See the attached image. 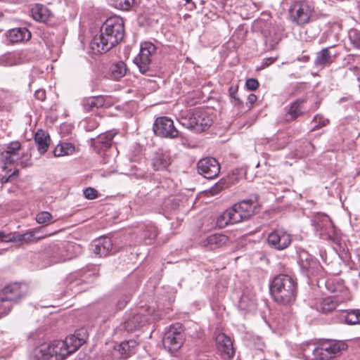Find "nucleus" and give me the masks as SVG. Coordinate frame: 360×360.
<instances>
[{
	"label": "nucleus",
	"instance_id": "obj_1",
	"mask_svg": "<svg viewBox=\"0 0 360 360\" xmlns=\"http://www.w3.org/2000/svg\"><path fill=\"white\" fill-rule=\"evenodd\" d=\"M124 37L123 19L119 16L109 18L101 27L100 34L91 39L90 49L96 53H105L122 41Z\"/></svg>",
	"mask_w": 360,
	"mask_h": 360
},
{
	"label": "nucleus",
	"instance_id": "obj_2",
	"mask_svg": "<svg viewBox=\"0 0 360 360\" xmlns=\"http://www.w3.org/2000/svg\"><path fill=\"white\" fill-rule=\"evenodd\" d=\"M270 292L274 300L280 304H287L294 301L297 293L295 280L287 274L276 276L271 285Z\"/></svg>",
	"mask_w": 360,
	"mask_h": 360
},
{
	"label": "nucleus",
	"instance_id": "obj_3",
	"mask_svg": "<svg viewBox=\"0 0 360 360\" xmlns=\"http://www.w3.org/2000/svg\"><path fill=\"white\" fill-rule=\"evenodd\" d=\"M179 122L186 128L195 133H200L211 126L212 118L209 110L195 108L186 115L182 116Z\"/></svg>",
	"mask_w": 360,
	"mask_h": 360
},
{
	"label": "nucleus",
	"instance_id": "obj_4",
	"mask_svg": "<svg viewBox=\"0 0 360 360\" xmlns=\"http://www.w3.org/2000/svg\"><path fill=\"white\" fill-rule=\"evenodd\" d=\"M347 347L342 341L326 340L314 349L313 354L316 360H330L340 356Z\"/></svg>",
	"mask_w": 360,
	"mask_h": 360
},
{
	"label": "nucleus",
	"instance_id": "obj_5",
	"mask_svg": "<svg viewBox=\"0 0 360 360\" xmlns=\"http://www.w3.org/2000/svg\"><path fill=\"white\" fill-rule=\"evenodd\" d=\"M88 338L85 328L77 330L75 334L70 335L64 340H54L56 347L60 353L64 354V359L69 355L75 352L85 342Z\"/></svg>",
	"mask_w": 360,
	"mask_h": 360
},
{
	"label": "nucleus",
	"instance_id": "obj_6",
	"mask_svg": "<svg viewBox=\"0 0 360 360\" xmlns=\"http://www.w3.org/2000/svg\"><path fill=\"white\" fill-rule=\"evenodd\" d=\"M314 11L312 5L306 0H296L289 8L290 20L298 25L308 23Z\"/></svg>",
	"mask_w": 360,
	"mask_h": 360
},
{
	"label": "nucleus",
	"instance_id": "obj_7",
	"mask_svg": "<svg viewBox=\"0 0 360 360\" xmlns=\"http://www.w3.org/2000/svg\"><path fill=\"white\" fill-rule=\"evenodd\" d=\"M56 345L55 341L37 345L30 352L29 360H64V354Z\"/></svg>",
	"mask_w": 360,
	"mask_h": 360
},
{
	"label": "nucleus",
	"instance_id": "obj_8",
	"mask_svg": "<svg viewBox=\"0 0 360 360\" xmlns=\"http://www.w3.org/2000/svg\"><path fill=\"white\" fill-rule=\"evenodd\" d=\"M24 296L21 286L13 283L0 291V313L8 314L12 308L11 302H16Z\"/></svg>",
	"mask_w": 360,
	"mask_h": 360
},
{
	"label": "nucleus",
	"instance_id": "obj_9",
	"mask_svg": "<svg viewBox=\"0 0 360 360\" xmlns=\"http://www.w3.org/2000/svg\"><path fill=\"white\" fill-rule=\"evenodd\" d=\"M184 341V330L181 325L176 323L171 326L165 333L162 343L164 347L170 352L181 348Z\"/></svg>",
	"mask_w": 360,
	"mask_h": 360
},
{
	"label": "nucleus",
	"instance_id": "obj_10",
	"mask_svg": "<svg viewBox=\"0 0 360 360\" xmlns=\"http://www.w3.org/2000/svg\"><path fill=\"white\" fill-rule=\"evenodd\" d=\"M155 51L156 47L151 42L144 41L141 44L139 53L134 59V63L142 74L150 75L151 58Z\"/></svg>",
	"mask_w": 360,
	"mask_h": 360
},
{
	"label": "nucleus",
	"instance_id": "obj_11",
	"mask_svg": "<svg viewBox=\"0 0 360 360\" xmlns=\"http://www.w3.org/2000/svg\"><path fill=\"white\" fill-rule=\"evenodd\" d=\"M153 129L156 136L162 138L175 139L179 135V131L174 127L173 120L167 117H158Z\"/></svg>",
	"mask_w": 360,
	"mask_h": 360
},
{
	"label": "nucleus",
	"instance_id": "obj_12",
	"mask_svg": "<svg viewBox=\"0 0 360 360\" xmlns=\"http://www.w3.org/2000/svg\"><path fill=\"white\" fill-rule=\"evenodd\" d=\"M144 308L131 312L122 324L123 328L128 333H132L139 330L142 326L151 319L152 316L145 314Z\"/></svg>",
	"mask_w": 360,
	"mask_h": 360
},
{
	"label": "nucleus",
	"instance_id": "obj_13",
	"mask_svg": "<svg viewBox=\"0 0 360 360\" xmlns=\"http://www.w3.org/2000/svg\"><path fill=\"white\" fill-rule=\"evenodd\" d=\"M313 224L320 237L324 240H330L335 235V227L330 217L323 214L315 217Z\"/></svg>",
	"mask_w": 360,
	"mask_h": 360
},
{
	"label": "nucleus",
	"instance_id": "obj_14",
	"mask_svg": "<svg viewBox=\"0 0 360 360\" xmlns=\"http://www.w3.org/2000/svg\"><path fill=\"white\" fill-rule=\"evenodd\" d=\"M198 171L206 179H214L220 172V165L214 158H205L198 162Z\"/></svg>",
	"mask_w": 360,
	"mask_h": 360
},
{
	"label": "nucleus",
	"instance_id": "obj_15",
	"mask_svg": "<svg viewBox=\"0 0 360 360\" xmlns=\"http://www.w3.org/2000/svg\"><path fill=\"white\" fill-rule=\"evenodd\" d=\"M291 242L290 235L283 230H275L267 238L269 245L278 250L287 248Z\"/></svg>",
	"mask_w": 360,
	"mask_h": 360
},
{
	"label": "nucleus",
	"instance_id": "obj_16",
	"mask_svg": "<svg viewBox=\"0 0 360 360\" xmlns=\"http://www.w3.org/2000/svg\"><path fill=\"white\" fill-rule=\"evenodd\" d=\"M231 208L236 217L238 216L237 217L239 218L238 221L240 223L249 219L254 214L255 206L251 200H248L234 204Z\"/></svg>",
	"mask_w": 360,
	"mask_h": 360
},
{
	"label": "nucleus",
	"instance_id": "obj_17",
	"mask_svg": "<svg viewBox=\"0 0 360 360\" xmlns=\"http://www.w3.org/2000/svg\"><path fill=\"white\" fill-rule=\"evenodd\" d=\"M217 349L228 358H231L234 354L233 342L229 337L224 333H219L216 337Z\"/></svg>",
	"mask_w": 360,
	"mask_h": 360
},
{
	"label": "nucleus",
	"instance_id": "obj_18",
	"mask_svg": "<svg viewBox=\"0 0 360 360\" xmlns=\"http://www.w3.org/2000/svg\"><path fill=\"white\" fill-rule=\"evenodd\" d=\"M172 158L169 151L160 150L154 154L152 165L155 170L166 169L171 164Z\"/></svg>",
	"mask_w": 360,
	"mask_h": 360
},
{
	"label": "nucleus",
	"instance_id": "obj_19",
	"mask_svg": "<svg viewBox=\"0 0 360 360\" xmlns=\"http://www.w3.org/2000/svg\"><path fill=\"white\" fill-rule=\"evenodd\" d=\"M157 235L158 231L153 224H142L139 228L137 242L150 244Z\"/></svg>",
	"mask_w": 360,
	"mask_h": 360
},
{
	"label": "nucleus",
	"instance_id": "obj_20",
	"mask_svg": "<svg viewBox=\"0 0 360 360\" xmlns=\"http://www.w3.org/2000/svg\"><path fill=\"white\" fill-rule=\"evenodd\" d=\"M7 39L11 43H19L28 41L31 37V32L25 27H16L10 30Z\"/></svg>",
	"mask_w": 360,
	"mask_h": 360
},
{
	"label": "nucleus",
	"instance_id": "obj_21",
	"mask_svg": "<svg viewBox=\"0 0 360 360\" xmlns=\"http://www.w3.org/2000/svg\"><path fill=\"white\" fill-rule=\"evenodd\" d=\"M237 217H236L232 208L230 207L217 217L216 225L219 229H224L229 225L238 224L239 222Z\"/></svg>",
	"mask_w": 360,
	"mask_h": 360
},
{
	"label": "nucleus",
	"instance_id": "obj_22",
	"mask_svg": "<svg viewBox=\"0 0 360 360\" xmlns=\"http://www.w3.org/2000/svg\"><path fill=\"white\" fill-rule=\"evenodd\" d=\"M112 249V242L110 238L103 237L94 241V252L99 257L107 256Z\"/></svg>",
	"mask_w": 360,
	"mask_h": 360
},
{
	"label": "nucleus",
	"instance_id": "obj_23",
	"mask_svg": "<svg viewBox=\"0 0 360 360\" xmlns=\"http://www.w3.org/2000/svg\"><path fill=\"white\" fill-rule=\"evenodd\" d=\"M23 63L22 51L8 52L0 56V65L13 66Z\"/></svg>",
	"mask_w": 360,
	"mask_h": 360
},
{
	"label": "nucleus",
	"instance_id": "obj_24",
	"mask_svg": "<svg viewBox=\"0 0 360 360\" xmlns=\"http://www.w3.org/2000/svg\"><path fill=\"white\" fill-rule=\"evenodd\" d=\"M34 141L39 153L41 155H44L49 149L51 138L47 132L42 129H39L35 133Z\"/></svg>",
	"mask_w": 360,
	"mask_h": 360
},
{
	"label": "nucleus",
	"instance_id": "obj_25",
	"mask_svg": "<svg viewBox=\"0 0 360 360\" xmlns=\"http://www.w3.org/2000/svg\"><path fill=\"white\" fill-rule=\"evenodd\" d=\"M103 96H91L84 98L82 101V105L85 112H94L105 105Z\"/></svg>",
	"mask_w": 360,
	"mask_h": 360
},
{
	"label": "nucleus",
	"instance_id": "obj_26",
	"mask_svg": "<svg viewBox=\"0 0 360 360\" xmlns=\"http://www.w3.org/2000/svg\"><path fill=\"white\" fill-rule=\"evenodd\" d=\"M31 15L36 21L45 22L51 16V11L42 4H36L31 9Z\"/></svg>",
	"mask_w": 360,
	"mask_h": 360
},
{
	"label": "nucleus",
	"instance_id": "obj_27",
	"mask_svg": "<svg viewBox=\"0 0 360 360\" xmlns=\"http://www.w3.org/2000/svg\"><path fill=\"white\" fill-rule=\"evenodd\" d=\"M257 307V300L253 293L245 292L239 300V307L242 310L253 311Z\"/></svg>",
	"mask_w": 360,
	"mask_h": 360
},
{
	"label": "nucleus",
	"instance_id": "obj_28",
	"mask_svg": "<svg viewBox=\"0 0 360 360\" xmlns=\"http://www.w3.org/2000/svg\"><path fill=\"white\" fill-rule=\"evenodd\" d=\"M19 142H13L7 147V150L2 154L6 164H11L18 161V150L20 149Z\"/></svg>",
	"mask_w": 360,
	"mask_h": 360
},
{
	"label": "nucleus",
	"instance_id": "obj_29",
	"mask_svg": "<svg viewBox=\"0 0 360 360\" xmlns=\"http://www.w3.org/2000/svg\"><path fill=\"white\" fill-rule=\"evenodd\" d=\"M334 59L335 56L331 54L328 47L317 53L314 64L316 67H324L330 65Z\"/></svg>",
	"mask_w": 360,
	"mask_h": 360
},
{
	"label": "nucleus",
	"instance_id": "obj_30",
	"mask_svg": "<svg viewBox=\"0 0 360 360\" xmlns=\"http://www.w3.org/2000/svg\"><path fill=\"white\" fill-rule=\"evenodd\" d=\"M76 150L74 144L69 142H60L54 148L53 153L56 158L72 155Z\"/></svg>",
	"mask_w": 360,
	"mask_h": 360
},
{
	"label": "nucleus",
	"instance_id": "obj_31",
	"mask_svg": "<svg viewBox=\"0 0 360 360\" xmlns=\"http://www.w3.org/2000/svg\"><path fill=\"white\" fill-rule=\"evenodd\" d=\"M228 241V237L224 234L214 233L208 236L206 239L202 241V244L204 246H214L221 247L226 244Z\"/></svg>",
	"mask_w": 360,
	"mask_h": 360
},
{
	"label": "nucleus",
	"instance_id": "obj_32",
	"mask_svg": "<svg viewBox=\"0 0 360 360\" xmlns=\"http://www.w3.org/2000/svg\"><path fill=\"white\" fill-rule=\"evenodd\" d=\"M137 345V343L134 340L124 341L117 345L116 349L120 354L122 359H127L132 354V350Z\"/></svg>",
	"mask_w": 360,
	"mask_h": 360
},
{
	"label": "nucleus",
	"instance_id": "obj_33",
	"mask_svg": "<svg viewBox=\"0 0 360 360\" xmlns=\"http://www.w3.org/2000/svg\"><path fill=\"white\" fill-rule=\"evenodd\" d=\"M115 135L116 133L112 131L101 134L96 141L97 147L101 150L109 148L112 146V139Z\"/></svg>",
	"mask_w": 360,
	"mask_h": 360
},
{
	"label": "nucleus",
	"instance_id": "obj_34",
	"mask_svg": "<svg viewBox=\"0 0 360 360\" xmlns=\"http://www.w3.org/2000/svg\"><path fill=\"white\" fill-rule=\"evenodd\" d=\"M37 231V229H34L27 231L24 233H19L15 232V243H18V245H22L32 242L34 240L35 233Z\"/></svg>",
	"mask_w": 360,
	"mask_h": 360
},
{
	"label": "nucleus",
	"instance_id": "obj_35",
	"mask_svg": "<svg viewBox=\"0 0 360 360\" xmlns=\"http://www.w3.org/2000/svg\"><path fill=\"white\" fill-rule=\"evenodd\" d=\"M306 101L304 98H300L295 101L290 107L288 114L292 120L296 119L302 114L300 105Z\"/></svg>",
	"mask_w": 360,
	"mask_h": 360
},
{
	"label": "nucleus",
	"instance_id": "obj_36",
	"mask_svg": "<svg viewBox=\"0 0 360 360\" xmlns=\"http://www.w3.org/2000/svg\"><path fill=\"white\" fill-rule=\"evenodd\" d=\"M127 72V65L122 61H119L112 67V76L115 79H120L124 77Z\"/></svg>",
	"mask_w": 360,
	"mask_h": 360
},
{
	"label": "nucleus",
	"instance_id": "obj_37",
	"mask_svg": "<svg viewBox=\"0 0 360 360\" xmlns=\"http://www.w3.org/2000/svg\"><path fill=\"white\" fill-rule=\"evenodd\" d=\"M300 267L307 274H314L315 269L319 266L316 259L312 258H307L305 260L302 259L300 262Z\"/></svg>",
	"mask_w": 360,
	"mask_h": 360
},
{
	"label": "nucleus",
	"instance_id": "obj_38",
	"mask_svg": "<svg viewBox=\"0 0 360 360\" xmlns=\"http://www.w3.org/2000/svg\"><path fill=\"white\" fill-rule=\"evenodd\" d=\"M337 301L332 297L324 298L321 303V310L323 313H329L335 309Z\"/></svg>",
	"mask_w": 360,
	"mask_h": 360
},
{
	"label": "nucleus",
	"instance_id": "obj_39",
	"mask_svg": "<svg viewBox=\"0 0 360 360\" xmlns=\"http://www.w3.org/2000/svg\"><path fill=\"white\" fill-rule=\"evenodd\" d=\"M36 221L40 224H49L54 223L56 220L53 219V216L49 212H40L36 215Z\"/></svg>",
	"mask_w": 360,
	"mask_h": 360
},
{
	"label": "nucleus",
	"instance_id": "obj_40",
	"mask_svg": "<svg viewBox=\"0 0 360 360\" xmlns=\"http://www.w3.org/2000/svg\"><path fill=\"white\" fill-rule=\"evenodd\" d=\"M345 319L348 324H360V309H354L347 312Z\"/></svg>",
	"mask_w": 360,
	"mask_h": 360
},
{
	"label": "nucleus",
	"instance_id": "obj_41",
	"mask_svg": "<svg viewBox=\"0 0 360 360\" xmlns=\"http://www.w3.org/2000/svg\"><path fill=\"white\" fill-rule=\"evenodd\" d=\"M348 37L354 47L360 49V32L356 29H351Z\"/></svg>",
	"mask_w": 360,
	"mask_h": 360
},
{
	"label": "nucleus",
	"instance_id": "obj_42",
	"mask_svg": "<svg viewBox=\"0 0 360 360\" xmlns=\"http://www.w3.org/2000/svg\"><path fill=\"white\" fill-rule=\"evenodd\" d=\"M67 249L64 247H58L55 251L54 257L56 258V262H65L67 259H70L66 254Z\"/></svg>",
	"mask_w": 360,
	"mask_h": 360
},
{
	"label": "nucleus",
	"instance_id": "obj_43",
	"mask_svg": "<svg viewBox=\"0 0 360 360\" xmlns=\"http://www.w3.org/2000/svg\"><path fill=\"white\" fill-rule=\"evenodd\" d=\"M224 188L225 181L223 180H220L217 184H215L214 186H212L208 191H207L206 194L207 196L215 195L218 194L220 191H221Z\"/></svg>",
	"mask_w": 360,
	"mask_h": 360
},
{
	"label": "nucleus",
	"instance_id": "obj_44",
	"mask_svg": "<svg viewBox=\"0 0 360 360\" xmlns=\"http://www.w3.org/2000/svg\"><path fill=\"white\" fill-rule=\"evenodd\" d=\"M31 154L29 152L23 153L21 155H19L18 160L20 161V164L22 167H27L30 166L31 162Z\"/></svg>",
	"mask_w": 360,
	"mask_h": 360
},
{
	"label": "nucleus",
	"instance_id": "obj_45",
	"mask_svg": "<svg viewBox=\"0 0 360 360\" xmlns=\"http://www.w3.org/2000/svg\"><path fill=\"white\" fill-rule=\"evenodd\" d=\"M313 122L315 123V125L314 126L312 130H316V129L326 126L328 123V120L324 118L321 115H316L314 117Z\"/></svg>",
	"mask_w": 360,
	"mask_h": 360
},
{
	"label": "nucleus",
	"instance_id": "obj_46",
	"mask_svg": "<svg viewBox=\"0 0 360 360\" xmlns=\"http://www.w3.org/2000/svg\"><path fill=\"white\" fill-rule=\"evenodd\" d=\"M0 240L5 243H15V232L6 234L3 231H0Z\"/></svg>",
	"mask_w": 360,
	"mask_h": 360
},
{
	"label": "nucleus",
	"instance_id": "obj_47",
	"mask_svg": "<svg viewBox=\"0 0 360 360\" xmlns=\"http://www.w3.org/2000/svg\"><path fill=\"white\" fill-rule=\"evenodd\" d=\"M134 4V0H117L118 7L123 11H128Z\"/></svg>",
	"mask_w": 360,
	"mask_h": 360
},
{
	"label": "nucleus",
	"instance_id": "obj_48",
	"mask_svg": "<svg viewBox=\"0 0 360 360\" xmlns=\"http://www.w3.org/2000/svg\"><path fill=\"white\" fill-rule=\"evenodd\" d=\"M245 86L248 90L255 91L259 87V82L256 79H248L245 82Z\"/></svg>",
	"mask_w": 360,
	"mask_h": 360
},
{
	"label": "nucleus",
	"instance_id": "obj_49",
	"mask_svg": "<svg viewBox=\"0 0 360 360\" xmlns=\"http://www.w3.org/2000/svg\"><path fill=\"white\" fill-rule=\"evenodd\" d=\"M84 195L86 198L93 200L97 197L98 192L96 189L89 187L84 191Z\"/></svg>",
	"mask_w": 360,
	"mask_h": 360
},
{
	"label": "nucleus",
	"instance_id": "obj_50",
	"mask_svg": "<svg viewBox=\"0 0 360 360\" xmlns=\"http://www.w3.org/2000/svg\"><path fill=\"white\" fill-rule=\"evenodd\" d=\"M34 96L39 101H44L46 99V91L44 89H38L34 93Z\"/></svg>",
	"mask_w": 360,
	"mask_h": 360
},
{
	"label": "nucleus",
	"instance_id": "obj_51",
	"mask_svg": "<svg viewBox=\"0 0 360 360\" xmlns=\"http://www.w3.org/2000/svg\"><path fill=\"white\" fill-rule=\"evenodd\" d=\"M276 60V58H264L259 66V69H264L271 64H272Z\"/></svg>",
	"mask_w": 360,
	"mask_h": 360
},
{
	"label": "nucleus",
	"instance_id": "obj_52",
	"mask_svg": "<svg viewBox=\"0 0 360 360\" xmlns=\"http://www.w3.org/2000/svg\"><path fill=\"white\" fill-rule=\"evenodd\" d=\"M73 276H70V278H68L69 285L71 290L76 288L81 283V281L79 279L73 280Z\"/></svg>",
	"mask_w": 360,
	"mask_h": 360
},
{
	"label": "nucleus",
	"instance_id": "obj_53",
	"mask_svg": "<svg viewBox=\"0 0 360 360\" xmlns=\"http://www.w3.org/2000/svg\"><path fill=\"white\" fill-rule=\"evenodd\" d=\"M332 291L334 293H336L337 296L338 295V292H342L344 294L347 293V290L342 285H340V286L338 288L333 289Z\"/></svg>",
	"mask_w": 360,
	"mask_h": 360
},
{
	"label": "nucleus",
	"instance_id": "obj_54",
	"mask_svg": "<svg viewBox=\"0 0 360 360\" xmlns=\"http://www.w3.org/2000/svg\"><path fill=\"white\" fill-rule=\"evenodd\" d=\"M129 297L126 296L122 301H120V300L118 301L117 307L120 309L124 308L125 307V305L127 304V303L129 302Z\"/></svg>",
	"mask_w": 360,
	"mask_h": 360
},
{
	"label": "nucleus",
	"instance_id": "obj_55",
	"mask_svg": "<svg viewBox=\"0 0 360 360\" xmlns=\"http://www.w3.org/2000/svg\"><path fill=\"white\" fill-rule=\"evenodd\" d=\"M237 91H238L237 86H234V85L231 86L229 89V93L230 97L231 98L233 96H236Z\"/></svg>",
	"mask_w": 360,
	"mask_h": 360
},
{
	"label": "nucleus",
	"instance_id": "obj_56",
	"mask_svg": "<svg viewBox=\"0 0 360 360\" xmlns=\"http://www.w3.org/2000/svg\"><path fill=\"white\" fill-rule=\"evenodd\" d=\"M231 103L234 105L240 106L243 103V102L240 101V99L237 96L231 97Z\"/></svg>",
	"mask_w": 360,
	"mask_h": 360
},
{
	"label": "nucleus",
	"instance_id": "obj_57",
	"mask_svg": "<svg viewBox=\"0 0 360 360\" xmlns=\"http://www.w3.org/2000/svg\"><path fill=\"white\" fill-rule=\"evenodd\" d=\"M248 101L251 105L254 104L257 101V96L255 94H250L248 96Z\"/></svg>",
	"mask_w": 360,
	"mask_h": 360
},
{
	"label": "nucleus",
	"instance_id": "obj_58",
	"mask_svg": "<svg viewBox=\"0 0 360 360\" xmlns=\"http://www.w3.org/2000/svg\"><path fill=\"white\" fill-rule=\"evenodd\" d=\"M14 174H15V172H13L11 174L8 175V176H3L1 178V182L2 184H6V183L10 181V179L12 178V176L14 175Z\"/></svg>",
	"mask_w": 360,
	"mask_h": 360
},
{
	"label": "nucleus",
	"instance_id": "obj_59",
	"mask_svg": "<svg viewBox=\"0 0 360 360\" xmlns=\"http://www.w3.org/2000/svg\"><path fill=\"white\" fill-rule=\"evenodd\" d=\"M307 146H308L309 147H313L312 144H311L310 143H307Z\"/></svg>",
	"mask_w": 360,
	"mask_h": 360
},
{
	"label": "nucleus",
	"instance_id": "obj_60",
	"mask_svg": "<svg viewBox=\"0 0 360 360\" xmlns=\"http://www.w3.org/2000/svg\"><path fill=\"white\" fill-rule=\"evenodd\" d=\"M6 314H2V313H0V318L3 316H6Z\"/></svg>",
	"mask_w": 360,
	"mask_h": 360
},
{
	"label": "nucleus",
	"instance_id": "obj_61",
	"mask_svg": "<svg viewBox=\"0 0 360 360\" xmlns=\"http://www.w3.org/2000/svg\"><path fill=\"white\" fill-rule=\"evenodd\" d=\"M186 3L190 2L191 0H185Z\"/></svg>",
	"mask_w": 360,
	"mask_h": 360
}]
</instances>
